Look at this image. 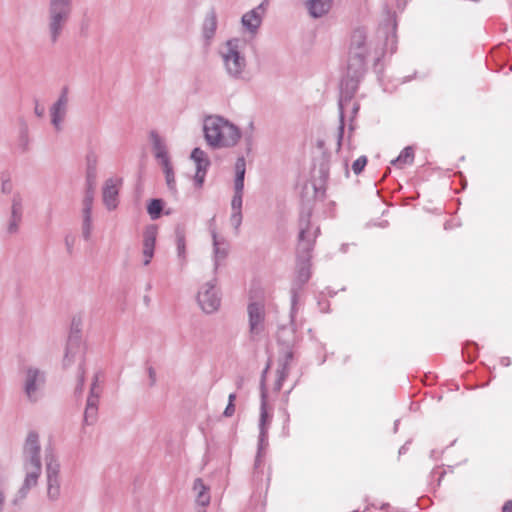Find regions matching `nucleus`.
Returning <instances> with one entry per match:
<instances>
[{"label":"nucleus","instance_id":"obj_1","mask_svg":"<svg viewBox=\"0 0 512 512\" xmlns=\"http://www.w3.org/2000/svg\"><path fill=\"white\" fill-rule=\"evenodd\" d=\"M40 437L36 431H30L25 439L22 451V466L25 473L23 483L13 496L11 503L20 506L30 490L37 486L42 474Z\"/></svg>","mask_w":512,"mask_h":512},{"label":"nucleus","instance_id":"obj_2","mask_svg":"<svg viewBox=\"0 0 512 512\" xmlns=\"http://www.w3.org/2000/svg\"><path fill=\"white\" fill-rule=\"evenodd\" d=\"M247 43L240 38H232L218 50L222 67L227 77L234 81L248 82L251 72L246 58Z\"/></svg>","mask_w":512,"mask_h":512},{"label":"nucleus","instance_id":"obj_3","mask_svg":"<svg viewBox=\"0 0 512 512\" xmlns=\"http://www.w3.org/2000/svg\"><path fill=\"white\" fill-rule=\"evenodd\" d=\"M203 130L207 143L214 148L233 147L241 137L239 129L234 124L219 116L207 117Z\"/></svg>","mask_w":512,"mask_h":512},{"label":"nucleus","instance_id":"obj_4","mask_svg":"<svg viewBox=\"0 0 512 512\" xmlns=\"http://www.w3.org/2000/svg\"><path fill=\"white\" fill-rule=\"evenodd\" d=\"M74 0H48L46 31L49 42L56 44L64 34L71 18Z\"/></svg>","mask_w":512,"mask_h":512},{"label":"nucleus","instance_id":"obj_5","mask_svg":"<svg viewBox=\"0 0 512 512\" xmlns=\"http://www.w3.org/2000/svg\"><path fill=\"white\" fill-rule=\"evenodd\" d=\"M46 381V372L35 365L21 369V387L28 403L36 404L44 397Z\"/></svg>","mask_w":512,"mask_h":512},{"label":"nucleus","instance_id":"obj_6","mask_svg":"<svg viewBox=\"0 0 512 512\" xmlns=\"http://www.w3.org/2000/svg\"><path fill=\"white\" fill-rule=\"evenodd\" d=\"M46 496L51 502L61 496L60 463L52 448L45 450Z\"/></svg>","mask_w":512,"mask_h":512},{"label":"nucleus","instance_id":"obj_7","mask_svg":"<svg viewBox=\"0 0 512 512\" xmlns=\"http://www.w3.org/2000/svg\"><path fill=\"white\" fill-rule=\"evenodd\" d=\"M298 245L297 253L311 255L316 238L320 234V228L311 223V211H302L298 221Z\"/></svg>","mask_w":512,"mask_h":512},{"label":"nucleus","instance_id":"obj_8","mask_svg":"<svg viewBox=\"0 0 512 512\" xmlns=\"http://www.w3.org/2000/svg\"><path fill=\"white\" fill-rule=\"evenodd\" d=\"M311 255L297 253L296 276L291 287V316L296 314V305L298 302V292L309 281Z\"/></svg>","mask_w":512,"mask_h":512},{"label":"nucleus","instance_id":"obj_9","mask_svg":"<svg viewBox=\"0 0 512 512\" xmlns=\"http://www.w3.org/2000/svg\"><path fill=\"white\" fill-rule=\"evenodd\" d=\"M358 84L357 81L354 78H346L342 80L341 87H340V98L338 102L339 107V127L337 130V150H340L344 135V111L346 107L351 102L356 90H357Z\"/></svg>","mask_w":512,"mask_h":512},{"label":"nucleus","instance_id":"obj_10","mask_svg":"<svg viewBox=\"0 0 512 512\" xmlns=\"http://www.w3.org/2000/svg\"><path fill=\"white\" fill-rule=\"evenodd\" d=\"M367 35L364 29H356L351 35L348 68L362 69L368 54L366 47Z\"/></svg>","mask_w":512,"mask_h":512},{"label":"nucleus","instance_id":"obj_11","mask_svg":"<svg viewBox=\"0 0 512 512\" xmlns=\"http://www.w3.org/2000/svg\"><path fill=\"white\" fill-rule=\"evenodd\" d=\"M197 301L201 309L207 313H214L221 304V298L216 288V279L206 282L199 290Z\"/></svg>","mask_w":512,"mask_h":512},{"label":"nucleus","instance_id":"obj_12","mask_svg":"<svg viewBox=\"0 0 512 512\" xmlns=\"http://www.w3.org/2000/svg\"><path fill=\"white\" fill-rule=\"evenodd\" d=\"M276 369V380L274 382V390L279 392L286 378L289 375L291 363L294 359L295 349H279Z\"/></svg>","mask_w":512,"mask_h":512},{"label":"nucleus","instance_id":"obj_13","mask_svg":"<svg viewBox=\"0 0 512 512\" xmlns=\"http://www.w3.org/2000/svg\"><path fill=\"white\" fill-rule=\"evenodd\" d=\"M249 318V333L254 339L264 331L265 308L259 302H251L247 307Z\"/></svg>","mask_w":512,"mask_h":512},{"label":"nucleus","instance_id":"obj_14","mask_svg":"<svg viewBox=\"0 0 512 512\" xmlns=\"http://www.w3.org/2000/svg\"><path fill=\"white\" fill-rule=\"evenodd\" d=\"M68 88L64 87L57 101L50 108L51 123L56 131L62 130V123L67 114Z\"/></svg>","mask_w":512,"mask_h":512},{"label":"nucleus","instance_id":"obj_15","mask_svg":"<svg viewBox=\"0 0 512 512\" xmlns=\"http://www.w3.org/2000/svg\"><path fill=\"white\" fill-rule=\"evenodd\" d=\"M270 368V363L267 364L261 375L260 391H261V405H260V418H259V432L265 431L268 433V429L271 423L272 416L267 412V389H266V375Z\"/></svg>","mask_w":512,"mask_h":512},{"label":"nucleus","instance_id":"obj_16","mask_svg":"<svg viewBox=\"0 0 512 512\" xmlns=\"http://www.w3.org/2000/svg\"><path fill=\"white\" fill-rule=\"evenodd\" d=\"M213 244L214 271H217L221 263L227 258L229 253V243L218 235L215 228L210 229Z\"/></svg>","mask_w":512,"mask_h":512},{"label":"nucleus","instance_id":"obj_17","mask_svg":"<svg viewBox=\"0 0 512 512\" xmlns=\"http://www.w3.org/2000/svg\"><path fill=\"white\" fill-rule=\"evenodd\" d=\"M295 318V316L293 317ZM298 338L296 335V329L294 326V319L290 315V324L281 326L277 332V344L279 349H295Z\"/></svg>","mask_w":512,"mask_h":512},{"label":"nucleus","instance_id":"obj_18","mask_svg":"<svg viewBox=\"0 0 512 512\" xmlns=\"http://www.w3.org/2000/svg\"><path fill=\"white\" fill-rule=\"evenodd\" d=\"M157 237V228L154 225L148 226L143 233V265L150 264L155 250V243Z\"/></svg>","mask_w":512,"mask_h":512},{"label":"nucleus","instance_id":"obj_19","mask_svg":"<svg viewBox=\"0 0 512 512\" xmlns=\"http://www.w3.org/2000/svg\"><path fill=\"white\" fill-rule=\"evenodd\" d=\"M264 11L265 3L263 2L256 8L245 13L241 19L243 27L250 33L255 34L262 23Z\"/></svg>","mask_w":512,"mask_h":512},{"label":"nucleus","instance_id":"obj_20","mask_svg":"<svg viewBox=\"0 0 512 512\" xmlns=\"http://www.w3.org/2000/svg\"><path fill=\"white\" fill-rule=\"evenodd\" d=\"M334 0H304L309 16L314 19L326 16L333 7Z\"/></svg>","mask_w":512,"mask_h":512},{"label":"nucleus","instance_id":"obj_21","mask_svg":"<svg viewBox=\"0 0 512 512\" xmlns=\"http://www.w3.org/2000/svg\"><path fill=\"white\" fill-rule=\"evenodd\" d=\"M103 202L108 210H114L118 204V188L113 179H108L103 188Z\"/></svg>","mask_w":512,"mask_h":512},{"label":"nucleus","instance_id":"obj_22","mask_svg":"<svg viewBox=\"0 0 512 512\" xmlns=\"http://www.w3.org/2000/svg\"><path fill=\"white\" fill-rule=\"evenodd\" d=\"M243 194H236L234 193V196L231 200V216H230V223L234 227L236 234L239 232V228L242 224V200Z\"/></svg>","mask_w":512,"mask_h":512},{"label":"nucleus","instance_id":"obj_23","mask_svg":"<svg viewBox=\"0 0 512 512\" xmlns=\"http://www.w3.org/2000/svg\"><path fill=\"white\" fill-rule=\"evenodd\" d=\"M193 492L195 494L196 504L206 507L210 503L209 487L204 484L201 478H196L193 483Z\"/></svg>","mask_w":512,"mask_h":512},{"label":"nucleus","instance_id":"obj_24","mask_svg":"<svg viewBox=\"0 0 512 512\" xmlns=\"http://www.w3.org/2000/svg\"><path fill=\"white\" fill-rule=\"evenodd\" d=\"M235 180H234V193L243 194L244 191V178L246 172V161L244 157H239L235 163Z\"/></svg>","mask_w":512,"mask_h":512},{"label":"nucleus","instance_id":"obj_25","mask_svg":"<svg viewBox=\"0 0 512 512\" xmlns=\"http://www.w3.org/2000/svg\"><path fill=\"white\" fill-rule=\"evenodd\" d=\"M151 138H152L153 150L155 152V157L159 161L161 166L165 165V162L170 163L168 152L166 150V146L162 142L159 135L155 132H152Z\"/></svg>","mask_w":512,"mask_h":512},{"label":"nucleus","instance_id":"obj_26","mask_svg":"<svg viewBox=\"0 0 512 512\" xmlns=\"http://www.w3.org/2000/svg\"><path fill=\"white\" fill-rule=\"evenodd\" d=\"M98 379V374H95L86 401V406L88 407L98 408L99 406L101 389L98 386Z\"/></svg>","mask_w":512,"mask_h":512},{"label":"nucleus","instance_id":"obj_27","mask_svg":"<svg viewBox=\"0 0 512 512\" xmlns=\"http://www.w3.org/2000/svg\"><path fill=\"white\" fill-rule=\"evenodd\" d=\"M95 188L93 183H87L84 198L82 200V215H92Z\"/></svg>","mask_w":512,"mask_h":512},{"label":"nucleus","instance_id":"obj_28","mask_svg":"<svg viewBox=\"0 0 512 512\" xmlns=\"http://www.w3.org/2000/svg\"><path fill=\"white\" fill-rule=\"evenodd\" d=\"M195 164H196V173L194 176V182L198 188H201L204 183V180H205L207 169L210 166V160L208 158H206L201 161L195 162Z\"/></svg>","mask_w":512,"mask_h":512},{"label":"nucleus","instance_id":"obj_29","mask_svg":"<svg viewBox=\"0 0 512 512\" xmlns=\"http://www.w3.org/2000/svg\"><path fill=\"white\" fill-rule=\"evenodd\" d=\"M98 157L94 152H90L86 156V164H87V183H93L96 177V168H97Z\"/></svg>","mask_w":512,"mask_h":512},{"label":"nucleus","instance_id":"obj_30","mask_svg":"<svg viewBox=\"0 0 512 512\" xmlns=\"http://www.w3.org/2000/svg\"><path fill=\"white\" fill-rule=\"evenodd\" d=\"M175 234L178 258L180 259L181 264L184 265L186 263L185 233L182 229H177Z\"/></svg>","mask_w":512,"mask_h":512},{"label":"nucleus","instance_id":"obj_31","mask_svg":"<svg viewBox=\"0 0 512 512\" xmlns=\"http://www.w3.org/2000/svg\"><path fill=\"white\" fill-rule=\"evenodd\" d=\"M413 160H414V150L412 147L408 146V147H405L401 151V153L399 154V156L396 159L391 161V164L402 167L403 165H406V164H412Z\"/></svg>","mask_w":512,"mask_h":512},{"label":"nucleus","instance_id":"obj_32","mask_svg":"<svg viewBox=\"0 0 512 512\" xmlns=\"http://www.w3.org/2000/svg\"><path fill=\"white\" fill-rule=\"evenodd\" d=\"M162 168H163V172L165 174V180H166L168 189L173 194H176L177 193L176 181H175V175H174V171H173V167H172L171 163L165 162V165H162Z\"/></svg>","mask_w":512,"mask_h":512},{"label":"nucleus","instance_id":"obj_33","mask_svg":"<svg viewBox=\"0 0 512 512\" xmlns=\"http://www.w3.org/2000/svg\"><path fill=\"white\" fill-rule=\"evenodd\" d=\"M268 446V433L265 431L259 432L258 437V451L255 459V467H259L261 464V458L265 452V449Z\"/></svg>","mask_w":512,"mask_h":512},{"label":"nucleus","instance_id":"obj_34","mask_svg":"<svg viewBox=\"0 0 512 512\" xmlns=\"http://www.w3.org/2000/svg\"><path fill=\"white\" fill-rule=\"evenodd\" d=\"M216 26H217V23H216L215 16L213 14L208 15L205 18L204 26H203L204 37L207 39H210L215 33Z\"/></svg>","mask_w":512,"mask_h":512},{"label":"nucleus","instance_id":"obj_35","mask_svg":"<svg viewBox=\"0 0 512 512\" xmlns=\"http://www.w3.org/2000/svg\"><path fill=\"white\" fill-rule=\"evenodd\" d=\"M162 209L163 202L160 199H152L147 206V211L153 220H156L160 217Z\"/></svg>","mask_w":512,"mask_h":512},{"label":"nucleus","instance_id":"obj_36","mask_svg":"<svg viewBox=\"0 0 512 512\" xmlns=\"http://www.w3.org/2000/svg\"><path fill=\"white\" fill-rule=\"evenodd\" d=\"M93 230L92 215H82V237L88 241Z\"/></svg>","mask_w":512,"mask_h":512},{"label":"nucleus","instance_id":"obj_37","mask_svg":"<svg viewBox=\"0 0 512 512\" xmlns=\"http://www.w3.org/2000/svg\"><path fill=\"white\" fill-rule=\"evenodd\" d=\"M7 479L4 475L0 474V512L5 511L6 502H7Z\"/></svg>","mask_w":512,"mask_h":512},{"label":"nucleus","instance_id":"obj_38","mask_svg":"<svg viewBox=\"0 0 512 512\" xmlns=\"http://www.w3.org/2000/svg\"><path fill=\"white\" fill-rule=\"evenodd\" d=\"M22 214H23L22 198L19 195H14L12 198L10 217L22 219Z\"/></svg>","mask_w":512,"mask_h":512},{"label":"nucleus","instance_id":"obj_39","mask_svg":"<svg viewBox=\"0 0 512 512\" xmlns=\"http://www.w3.org/2000/svg\"><path fill=\"white\" fill-rule=\"evenodd\" d=\"M98 408L85 407L83 422L85 425H93L97 421Z\"/></svg>","mask_w":512,"mask_h":512},{"label":"nucleus","instance_id":"obj_40","mask_svg":"<svg viewBox=\"0 0 512 512\" xmlns=\"http://www.w3.org/2000/svg\"><path fill=\"white\" fill-rule=\"evenodd\" d=\"M21 221L22 219L20 218L10 217L7 224V233L9 235L17 234L19 232Z\"/></svg>","mask_w":512,"mask_h":512},{"label":"nucleus","instance_id":"obj_41","mask_svg":"<svg viewBox=\"0 0 512 512\" xmlns=\"http://www.w3.org/2000/svg\"><path fill=\"white\" fill-rule=\"evenodd\" d=\"M367 164L366 156H360L352 164V170L356 175H359Z\"/></svg>","mask_w":512,"mask_h":512},{"label":"nucleus","instance_id":"obj_42","mask_svg":"<svg viewBox=\"0 0 512 512\" xmlns=\"http://www.w3.org/2000/svg\"><path fill=\"white\" fill-rule=\"evenodd\" d=\"M208 158L206 153L201 150L200 148H194L192 153H191V159L194 161V162H198V161H201L203 159H206Z\"/></svg>","mask_w":512,"mask_h":512},{"label":"nucleus","instance_id":"obj_43","mask_svg":"<svg viewBox=\"0 0 512 512\" xmlns=\"http://www.w3.org/2000/svg\"><path fill=\"white\" fill-rule=\"evenodd\" d=\"M90 30V20L83 19L79 24V33L81 36H88Z\"/></svg>","mask_w":512,"mask_h":512},{"label":"nucleus","instance_id":"obj_44","mask_svg":"<svg viewBox=\"0 0 512 512\" xmlns=\"http://www.w3.org/2000/svg\"><path fill=\"white\" fill-rule=\"evenodd\" d=\"M64 242H65L67 253L69 255H72L73 249H74L75 237L68 234L64 237Z\"/></svg>","mask_w":512,"mask_h":512},{"label":"nucleus","instance_id":"obj_45","mask_svg":"<svg viewBox=\"0 0 512 512\" xmlns=\"http://www.w3.org/2000/svg\"><path fill=\"white\" fill-rule=\"evenodd\" d=\"M73 351H72V341L70 340L68 346H67V349H66V353H65V357H64V364L65 365H70L72 362H73Z\"/></svg>","mask_w":512,"mask_h":512},{"label":"nucleus","instance_id":"obj_46","mask_svg":"<svg viewBox=\"0 0 512 512\" xmlns=\"http://www.w3.org/2000/svg\"><path fill=\"white\" fill-rule=\"evenodd\" d=\"M80 375H79V378H78V384L75 388V393L77 394H81L82 391H83V387H84V371L82 369V367H80Z\"/></svg>","mask_w":512,"mask_h":512},{"label":"nucleus","instance_id":"obj_47","mask_svg":"<svg viewBox=\"0 0 512 512\" xmlns=\"http://www.w3.org/2000/svg\"><path fill=\"white\" fill-rule=\"evenodd\" d=\"M147 373L149 377V386L153 387L156 384V371L152 366L147 368Z\"/></svg>","mask_w":512,"mask_h":512},{"label":"nucleus","instance_id":"obj_48","mask_svg":"<svg viewBox=\"0 0 512 512\" xmlns=\"http://www.w3.org/2000/svg\"><path fill=\"white\" fill-rule=\"evenodd\" d=\"M235 412V405L234 403H228L225 410H224V413L223 415L225 417H231Z\"/></svg>","mask_w":512,"mask_h":512},{"label":"nucleus","instance_id":"obj_49","mask_svg":"<svg viewBox=\"0 0 512 512\" xmlns=\"http://www.w3.org/2000/svg\"><path fill=\"white\" fill-rule=\"evenodd\" d=\"M1 188L3 193H10L12 190V183L10 180H3Z\"/></svg>","mask_w":512,"mask_h":512},{"label":"nucleus","instance_id":"obj_50","mask_svg":"<svg viewBox=\"0 0 512 512\" xmlns=\"http://www.w3.org/2000/svg\"><path fill=\"white\" fill-rule=\"evenodd\" d=\"M34 112H35V114H36L38 117H42V116L44 115V112H45L44 107L40 106V104L38 103V101H37V100L35 101V108H34Z\"/></svg>","mask_w":512,"mask_h":512},{"label":"nucleus","instance_id":"obj_51","mask_svg":"<svg viewBox=\"0 0 512 512\" xmlns=\"http://www.w3.org/2000/svg\"><path fill=\"white\" fill-rule=\"evenodd\" d=\"M502 512H512V500H508L504 503Z\"/></svg>","mask_w":512,"mask_h":512},{"label":"nucleus","instance_id":"obj_52","mask_svg":"<svg viewBox=\"0 0 512 512\" xmlns=\"http://www.w3.org/2000/svg\"><path fill=\"white\" fill-rule=\"evenodd\" d=\"M243 383H244V377L243 376L237 377V379H236V386H237L238 389L242 388Z\"/></svg>","mask_w":512,"mask_h":512},{"label":"nucleus","instance_id":"obj_53","mask_svg":"<svg viewBox=\"0 0 512 512\" xmlns=\"http://www.w3.org/2000/svg\"><path fill=\"white\" fill-rule=\"evenodd\" d=\"M236 399V395L234 393H231L228 397V403H234Z\"/></svg>","mask_w":512,"mask_h":512},{"label":"nucleus","instance_id":"obj_54","mask_svg":"<svg viewBox=\"0 0 512 512\" xmlns=\"http://www.w3.org/2000/svg\"><path fill=\"white\" fill-rule=\"evenodd\" d=\"M359 110V105L357 103H353L352 112L355 115Z\"/></svg>","mask_w":512,"mask_h":512},{"label":"nucleus","instance_id":"obj_55","mask_svg":"<svg viewBox=\"0 0 512 512\" xmlns=\"http://www.w3.org/2000/svg\"><path fill=\"white\" fill-rule=\"evenodd\" d=\"M345 173H346V175L348 176V174H349V171H348V166H347V163H345Z\"/></svg>","mask_w":512,"mask_h":512}]
</instances>
